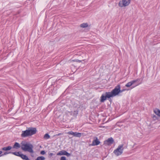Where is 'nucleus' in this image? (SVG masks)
<instances>
[{
    "label": "nucleus",
    "instance_id": "nucleus-22",
    "mask_svg": "<svg viewBox=\"0 0 160 160\" xmlns=\"http://www.w3.org/2000/svg\"><path fill=\"white\" fill-rule=\"evenodd\" d=\"M12 154V152H6L4 153V154H2V156H3L4 155H6L8 154Z\"/></svg>",
    "mask_w": 160,
    "mask_h": 160
},
{
    "label": "nucleus",
    "instance_id": "nucleus-1",
    "mask_svg": "<svg viewBox=\"0 0 160 160\" xmlns=\"http://www.w3.org/2000/svg\"><path fill=\"white\" fill-rule=\"evenodd\" d=\"M37 130L35 128H29L25 131H23L21 134V136L22 138H26L31 136L35 134Z\"/></svg>",
    "mask_w": 160,
    "mask_h": 160
},
{
    "label": "nucleus",
    "instance_id": "nucleus-13",
    "mask_svg": "<svg viewBox=\"0 0 160 160\" xmlns=\"http://www.w3.org/2000/svg\"><path fill=\"white\" fill-rule=\"evenodd\" d=\"M20 147V145L17 142H16L15 143L13 147V148H15V149H18Z\"/></svg>",
    "mask_w": 160,
    "mask_h": 160
},
{
    "label": "nucleus",
    "instance_id": "nucleus-10",
    "mask_svg": "<svg viewBox=\"0 0 160 160\" xmlns=\"http://www.w3.org/2000/svg\"><path fill=\"white\" fill-rule=\"evenodd\" d=\"M107 97L105 93L102 94L101 97L100 102H103L107 99Z\"/></svg>",
    "mask_w": 160,
    "mask_h": 160
},
{
    "label": "nucleus",
    "instance_id": "nucleus-24",
    "mask_svg": "<svg viewBox=\"0 0 160 160\" xmlns=\"http://www.w3.org/2000/svg\"><path fill=\"white\" fill-rule=\"evenodd\" d=\"M60 160H67V159L65 157L62 156Z\"/></svg>",
    "mask_w": 160,
    "mask_h": 160
},
{
    "label": "nucleus",
    "instance_id": "nucleus-27",
    "mask_svg": "<svg viewBox=\"0 0 160 160\" xmlns=\"http://www.w3.org/2000/svg\"><path fill=\"white\" fill-rule=\"evenodd\" d=\"M53 154L52 153H49V155L50 156H52L53 155Z\"/></svg>",
    "mask_w": 160,
    "mask_h": 160
},
{
    "label": "nucleus",
    "instance_id": "nucleus-8",
    "mask_svg": "<svg viewBox=\"0 0 160 160\" xmlns=\"http://www.w3.org/2000/svg\"><path fill=\"white\" fill-rule=\"evenodd\" d=\"M138 79H137L129 82L127 84H126L125 86L128 87H129L131 86L132 85H133V84H135V83H136L137 81H138Z\"/></svg>",
    "mask_w": 160,
    "mask_h": 160
},
{
    "label": "nucleus",
    "instance_id": "nucleus-9",
    "mask_svg": "<svg viewBox=\"0 0 160 160\" xmlns=\"http://www.w3.org/2000/svg\"><path fill=\"white\" fill-rule=\"evenodd\" d=\"M100 143V141L98 140L97 138H96V139H95L92 141V143L91 144V145L93 146L98 145Z\"/></svg>",
    "mask_w": 160,
    "mask_h": 160
},
{
    "label": "nucleus",
    "instance_id": "nucleus-23",
    "mask_svg": "<svg viewBox=\"0 0 160 160\" xmlns=\"http://www.w3.org/2000/svg\"><path fill=\"white\" fill-rule=\"evenodd\" d=\"M68 133L69 134L72 135L74 136L75 133L72 131H69L68 132Z\"/></svg>",
    "mask_w": 160,
    "mask_h": 160
},
{
    "label": "nucleus",
    "instance_id": "nucleus-2",
    "mask_svg": "<svg viewBox=\"0 0 160 160\" xmlns=\"http://www.w3.org/2000/svg\"><path fill=\"white\" fill-rule=\"evenodd\" d=\"M33 145L30 143L27 142H22L21 143V148L24 151H28L30 153H33Z\"/></svg>",
    "mask_w": 160,
    "mask_h": 160
},
{
    "label": "nucleus",
    "instance_id": "nucleus-26",
    "mask_svg": "<svg viewBox=\"0 0 160 160\" xmlns=\"http://www.w3.org/2000/svg\"><path fill=\"white\" fill-rule=\"evenodd\" d=\"M2 151H0V157L2 156Z\"/></svg>",
    "mask_w": 160,
    "mask_h": 160
},
{
    "label": "nucleus",
    "instance_id": "nucleus-21",
    "mask_svg": "<svg viewBox=\"0 0 160 160\" xmlns=\"http://www.w3.org/2000/svg\"><path fill=\"white\" fill-rule=\"evenodd\" d=\"M45 158L43 156H39L37 157L35 160H44Z\"/></svg>",
    "mask_w": 160,
    "mask_h": 160
},
{
    "label": "nucleus",
    "instance_id": "nucleus-16",
    "mask_svg": "<svg viewBox=\"0 0 160 160\" xmlns=\"http://www.w3.org/2000/svg\"><path fill=\"white\" fill-rule=\"evenodd\" d=\"M154 113L158 116H159L160 117V110L158 109H155L154 110Z\"/></svg>",
    "mask_w": 160,
    "mask_h": 160
},
{
    "label": "nucleus",
    "instance_id": "nucleus-3",
    "mask_svg": "<svg viewBox=\"0 0 160 160\" xmlns=\"http://www.w3.org/2000/svg\"><path fill=\"white\" fill-rule=\"evenodd\" d=\"M123 146L122 145H119L118 148L115 150L113 153L117 156L121 155L123 152Z\"/></svg>",
    "mask_w": 160,
    "mask_h": 160
},
{
    "label": "nucleus",
    "instance_id": "nucleus-25",
    "mask_svg": "<svg viewBox=\"0 0 160 160\" xmlns=\"http://www.w3.org/2000/svg\"><path fill=\"white\" fill-rule=\"evenodd\" d=\"M45 153V152L44 150L40 152V154L42 155H44Z\"/></svg>",
    "mask_w": 160,
    "mask_h": 160
},
{
    "label": "nucleus",
    "instance_id": "nucleus-4",
    "mask_svg": "<svg viewBox=\"0 0 160 160\" xmlns=\"http://www.w3.org/2000/svg\"><path fill=\"white\" fill-rule=\"evenodd\" d=\"M131 0H122L119 1L118 6L121 8L128 6L130 3Z\"/></svg>",
    "mask_w": 160,
    "mask_h": 160
},
{
    "label": "nucleus",
    "instance_id": "nucleus-11",
    "mask_svg": "<svg viewBox=\"0 0 160 160\" xmlns=\"http://www.w3.org/2000/svg\"><path fill=\"white\" fill-rule=\"evenodd\" d=\"M105 94L108 98H109L111 97L114 96L112 91L111 92H105Z\"/></svg>",
    "mask_w": 160,
    "mask_h": 160
},
{
    "label": "nucleus",
    "instance_id": "nucleus-6",
    "mask_svg": "<svg viewBox=\"0 0 160 160\" xmlns=\"http://www.w3.org/2000/svg\"><path fill=\"white\" fill-rule=\"evenodd\" d=\"M114 142V140L112 137L108 138L104 141V143L106 145H110L112 144Z\"/></svg>",
    "mask_w": 160,
    "mask_h": 160
},
{
    "label": "nucleus",
    "instance_id": "nucleus-29",
    "mask_svg": "<svg viewBox=\"0 0 160 160\" xmlns=\"http://www.w3.org/2000/svg\"><path fill=\"white\" fill-rule=\"evenodd\" d=\"M138 85H139V84H136L135 83V86H136Z\"/></svg>",
    "mask_w": 160,
    "mask_h": 160
},
{
    "label": "nucleus",
    "instance_id": "nucleus-20",
    "mask_svg": "<svg viewBox=\"0 0 160 160\" xmlns=\"http://www.w3.org/2000/svg\"><path fill=\"white\" fill-rule=\"evenodd\" d=\"M50 138V136L48 133L45 134L43 138L45 139H48Z\"/></svg>",
    "mask_w": 160,
    "mask_h": 160
},
{
    "label": "nucleus",
    "instance_id": "nucleus-17",
    "mask_svg": "<svg viewBox=\"0 0 160 160\" xmlns=\"http://www.w3.org/2000/svg\"><path fill=\"white\" fill-rule=\"evenodd\" d=\"M74 134V136L80 138L81 136V133L75 132Z\"/></svg>",
    "mask_w": 160,
    "mask_h": 160
},
{
    "label": "nucleus",
    "instance_id": "nucleus-12",
    "mask_svg": "<svg viewBox=\"0 0 160 160\" xmlns=\"http://www.w3.org/2000/svg\"><path fill=\"white\" fill-rule=\"evenodd\" d=\"M20 157L24 160H30L27 156L22 154H21Z\"/></svg>",
    "mask_w": 160,
    "mask_h": 160
},
{
    "label": "nucleus",
    "instance_id": "nucleus-19",
    "mask_svg": "<svg viewBox=\"0 0 160 160\" xmlns=\"http://www.w3.org/2000/svg\"><path fill=\"white\" fill-rule=\"evenodd\" d=\"M88 25L87 23H82L80 25V27L82 28H85L88 27Z\"/></svg>",
    "mask_w": 160,
    "mask_h": 160
},
{
    "label": "nucleus",
    "instance_id": "nucleus-5",
    "mask_svg": "<svg viewBox=\"0 0 160 160\" xmlns=\"http://www.w3.org/2000/svg\"><path fill=\"white\" fill-rule=\"evenodd\" d=\"M120 88V85L118 84L112 90V92L114 96H117L121 92Z\"/></svg>",
    "mask_w": 160,
    "mask_h": 160
},
{
    "label": "nucleus",
    "instance_id": "nucleus-28",
    "mask_svg": "<svg viewBox=\"0 0 160 160\" xmlns=\"http://www.w3.org/2000/svg\"><path fill=\"white\" fill-rule=\"evenodd\" d=\"M125 90V89H124L122 90H121V92H122L124 91Z\"/></svg>",
    "mask_w": 160,
    "mask_h": 160
},
{
    "label": "nucleus",
    "instance_id": "nucleus-14",
    "mask_svg": "<svg viewBox=\"0 0 160 160\" xmlns=\"http://www.w3.org/2000/svg\"><path fill=\"white\" fill-rule=\"evenodd\" d=\"M12 147L11 146H8L7 147H4L2 148V150L5 151H7L11 150L12 148Z\"/></svg>",
    "mask_w": 160,
    "mask_h": 160
},
{
    "label": "nucleus",
    "instance_id": "nucleus-7",
    "mask_svg": "<svg viewBox=\"0 0 160 160\" xmlns=\"http://www.w3.org/2000/svg\"><path fill=\"white\" fill-rule=\"evenodd\" d=\"M57 155L58 156L65 155L67 156L68 157H69L70 155V154L68 153L65 150H62L59 151V152L57 153Z\"/></svg>",
    "mask_w": 160,
    "mask_h": 160
},
{
    "label": "nucleus",
    "instance_id": "nucleus-15",
    "mask_svg": "<svg viewBox=\"0 0 160 160\" xmlns=\"http://www.w3.org/2000/svg\"><path fill=\"white\" fill-rule=\"evenodd\" d=\"M78 114V112L77 110L72 111L71 112V115L74 116H77Z\"/></svg>",
    "mask_w": 160,
    "mask_h": 160
},
{
    "label": "nucleus",
    "instance_id": "nucleus-18",
    "mask_svg": "<svg viewBox=\"0 0 160 160\" xmlns=\"http://www.w3.org/2000/svg\"><path fill=\"white\" fill-rule=\"evenodd\" d=\"M12 154H13L15 155L16 156L20 157L21 154L19 152H12Z\"/></svg>",
    "mask_w": 160,
    "mask_h": 160
}]
</instances>
